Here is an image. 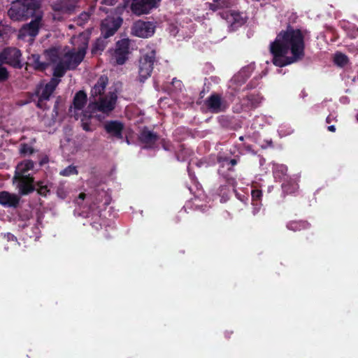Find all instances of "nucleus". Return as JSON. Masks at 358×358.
<instances>
[{
  "label": "nucleus",
  "instance_id": "nucleus-1",
  "mask_svg": "<svg viewBox=\"0 0 358 358\" xmlns=\"http://www.w3.org/2000/svg\"><path fill=\"white\" fill-rule=\"evenodd\" d=\"M273 63L285 66L301 59L304 55L303 36L299 29L288 27L281 31L270 45Z\"/></svg>",
  "mask_w": 358,
  "mask_h": 358
},
{
  "label": "nucleus",
  "instance_id": "nucleus-2",
  "mask_svg": "<svg viewBox=\"0 0 358 358\" xmlns=\"http://www.w3.org/2000/svg\"><path fill=\"white\" fill-rule=\"evenodd\" d=\"M89 35L80 34L71 38V50L66 48H52L45 51V55L53 64L54 77H62L67 69L76 68L84 59L88 46Z\"/></svg>",
  "mask_w": 358,
  "mask_h": 358
},
{
  "label": "nucleus",
  "instance_id": "nucleus-3",
  "mask_svg": "<svg viewBox=\"0 0 358 358\" xmlns=\"http://www.w3.org/2000/svg\"><path fill=\"white\" fill-rule=\"evenodd\" d=\"M34 164L32 161L26 159L19 163L15 169L13 183L16 185L19 192L25 195L34 190V178L31 177Z\"/></svg>",
  "mask_w": 358,
  "mask_h": 358
},
{
  "label": "nucleus",
  "instance_id": "nucleus-4",
  "mask_svg": "<svg viewBox=\"0 0 358 358\" xmlns=\"http://www.w3.org/2000/svg\"><path fill=\"white\" fill-rule=\"evenodd\" d=\"M8 15L14 20H20L40 14L38 3L36 0H16L8 10Z\"/></svg>",
  "mask_w": 358,
  "mask_h": 358
},
{
  "label": "nucleus",
  "instance_id": "nucleus-5",
  "mask_svg": "<svg viewBox=\"0 0 358 358\" xmlns=\"http://www.w3.org/2000/svg\"><path fill=\"white\" fill-rule=\"evenodd\" d=\"M117 99V95L115 91H110L106 94L99 97L96 100L94 99L88 106V109L91 112L98 110L104 113L111 112L115 107Z\"/></svg>",
  "mask_w": 358,
  "mask_h": 358
},
{
  "label": "nucleus",
  "instance_id": "nucleus-6",
  "mask_svg": "<svg viewBox=\"0 0 358 358\" xmlns=\"http://www.w3.org/2000/svg\"><path fill=\"white\" fill-rule=\"evenodd\" d=\"M41 24V14H36L34 20L21 28L18 38L29 42L33 41L34 37L38 34Z\"/></svg>",
  "mask_w": 358,
  "mask_h": 358
},
{
  "label": "nucleus",
  "instance_id": "nucleus-7",
  "mask_svg": "<svg viewBox=\"0 0 358 358\" xmlns=\"http://www.w3.org/2000/svg\"><path fill=\"white\" fill-rule=\"evenodd\" d=\"M155 59V52L150 50L143 55L139 61V77L141 81H144L150 76Z\"/></svg>",
  "mask_w": 358,
  "mask_h": 358
},
{
  "label": "nucleus",
  "instance_id": "nucleus-8",
  "mask_svg": "<svg viewBox=\"0 0 358 358\" xmlns=\"http://www.w3.org/2000/svg\"><path fill=\"white\" fill-rule=\"evenodd\" d=\"M20 58L21 52L15 48H7L0 52V62L15 68L22 67Z\"/></svg>",
  "mask_w": 358,
  "mask_h": 358
},
{
  "label": "nucleus",
  "instance_id": "nucleus-9",
  "mask_svg": "<svg viewBox=\"0 0 358 358\" xmlns=\"http://www.w3.org/2000/svg\"><path fill=\"white\" fill-rule=\"evenodd\" d=\"M155 27L150 22L138 20L134 23L132 34L140 38H148L153 35Z\"/></svg>",
  "mask_w": 358,
  "mask_h": 358
},
{
  "label": "nucleus",
  "instance_id": "nucleus-10",
  "mask_svg": "<svg viewBox=\"0 0 358 358\" xmlns=\"http://www.w3.org/2000/svg\"><path fill=\"white\" fill-rule=\"evenodd\" d=\"M161 0H133L131 6L132 12L141 15L148 13L152 8L157 7Z\"/></svg>",
  "mask_w": 358,
  "mask_h": 358
},
{
  "label": "nucleus",
  "instance_id": "nucleus-11",
  "mask_svg": "<svg viewBox=\"0 0 358 358\" xmlns=\"http://www.w3.org/2000/svg\"><path fill=\"white\" fill-rule=\"evenodd\" d=\"M129 48V41L122 39L117 43L116 49L113 54L112 59L118 65L123 64L127 59Z\"/></svg>",
  "mask_w": 358,
  "mask_h": 358
},
{
  "label": "nucleus",
  "instance_id": "nucleus-12",
  "mask_svg": "<svg viewBox=\"0 0 358 358\" xmlns=\"http://www.w3.org/2000/svg\"><path fill=\"white\" fill-rule=\"evenodd\" d=\"M122 20L120 17H108L104 19L101 25V34L104 38L113 35L120 28Z\"/></svg>",
  "mask_w": 358,
  "mask_h": 358
},
{
  "label": "nucleus",
  "instance_id": "nucleus-13",
  "mask_svg": "<svg viewBox=\"0 0 358 358\" xmlns=\"http://www.w3.org/2000/svg\"><path fill=\"white\" fill-rule=\"evenodd\" d=\"M57 78L58 77H55L52 78L51 80L45 86L41 85L38 87L37 90V94L39 97L38 103V107H41V102L43 100H48L54 92L55 87L59 82V80Z\"/></svg>",
  "mask_w": 358,
  "mask_h": 358
},
{
  "label": "nucleus",
  "instance_id": "nucleus-14",
  "mask_svg": "<svg viewBox=\"0 0 358 358\" xmlns=\"http://www.w3.org/2000/svg\"><path fill=\"white\" fill-rule=\"evenodd\" d=\"M87 103V94L83 91L77 92L73 98V106L70 112L71 115L77 118L79 112L83 110Z\"/></svg>",
  "mask_w": 358,
  "mask_h": 358
},
{
  "label": "nucleus",
  "instance_id": "nucleus-15",
  "mask_svg": "<svg viewBox=\"0 0 358 358\" xmlns=\"http://www.w3.org/2000/svg\"><path fill=\"white\" fill-rule=\"evenodd\" d=\"M124 128V124L117 120L106 122L104 124V129L108 134L117 138H122V131Z\"/></svg>",
  "mask_w": 358,
  "mask_h": 358
},
{
  "label": "nucleus",
  "instance_id": "nucleus-16",
  "mask_svg": "<svg viewBox=\"0 0 358 358\" xmlns=\"http://www.w3.org/2000/svg\"><path fill=\"white\" fill-rule=\"evenodd\" d=\"M20 196L15 194L3 191L0 192V204L6 207L17 206L20 202Z\"/></svg>",
  "mask_w": 358,
  "mask_h": 358
},
{
  "label": "nucleus",
  "instance_id": "nucleus-17",
  "mask_svg": "<svg viewBox=\"0 0 358 358\" xmlns=\"http://www.w3.org/2000/svg\"><path fill=\"white\" fill-rule=\"evenodd\" d=\"M75 6L69 5L66 0H62L61 3H55L53 5V9L55 12L54 18L61 20L63 17H60L59 14L69 15L73 13L75 9Z\"/></svg>",
  "mask_w": 358,
  "mask_h": 358
},
{
  "label": "nucleus",
  "instance_id": "nucleus-18",
  "mask_svg": "<svg viewBox=\"0 0 358 358\" xmlns=\"http://www.w3.org/2000/svg\"><path fill=\"white\" fill-rule=\"evenodd\" d=\"M108 79L106 76H101L97 83L94 85L91 90V96L96 99V96H103V92L108 84Z\"/></svg>",
  "mask_w": 358,
  "mask_h": 358
},
{
  "label": "nucleus",
  "instance_id": "nucleus-19",
  "mask_svg": "<svg viewBox=\"0 0 358 358\" xmlns=\"http://www.w3.org/2000/svg\"><path fill=\"white\" fill-rule=\"evenodd\" d=\"M207 106L208 108L214 113L220 112L224 108L221 98L217 94H213L208 98L207 100Z\"/></svg>",
  "mask_w": 358,
  "mask_h": 358
},
{
  "label": "nucleus",
  "instance_id": "nucleus-20",
  "mask_svg": "<svg viewBox=\"0 0 358 358\" xmlns=\"http://www.w3.org/2000/svg\"><path fill=\"white\" fill-rule=\"evenodd\" d=\"M45 57L46 58L47 62H43L40 60V56L38 55H32L30 57V59L31 62L33 63V65L34 66V68L38 70H43L45 69L48 65H51L53 64L50 62V59H48L46 55H45Z\"/></svg>",
  "mask_w": 358,
  "mask_h": 358
},
{
  "label": "nucleus",
  "instance_id": "nucleus-21",
  "mask_svg": "<svg viewBox=\"0 0 358 358\" xmlns=\"http://www.w3.org/2000/svg\"><path fill=\"white\" fill-rule=\"evenodd\" d=\"M140 139L145 143L152 144L157 140V136L151 131L145 129L141 133Z\"/></svg>",
  "mask_w": 358,
  "mask_h": 358
},
{
  "label": "nucleus",
  "instance_id": "nucleus-22",
  "mask_svg": "<svg viewBox=\"0 0 358 358\" xmlns=\"http://www.w3.org/2000/svg\"><path fill=\"white\" fill-rule=\"evenodd\" d=\"M334 62L340 66L345 65L348 62V58L344 54L336 53L334 58Z\"/></svg>",
  "mask_w": 358,
  "mask_h": 358
},
{
  "label": "nucleus",
  "instance_id": "nucleus-23",
  "mask_svg": "<svg viewBox=\"0 0 358 358\" xmlns=\"http://www.w3.org/2000/svg\"><path fill=\"white\" fill-rule=\"evenodd\" d=\"M59 173L62 176L69 177L70 176L77 175L78 170L76 169V166L71 165L65 168L64 169L62 170Z\"/></svg>",
  "mask_w": 358,
  "mask_h": 358
},
{
  "label": "nucleus",
  "instance_id": "nucleus-24",
  "mask_svg": "<svg viewBox=\"0 0 358 358\" xmlns=\"http://www.w3.org/2000/svg\"><path fill=\"white\" fill-rule=\"evenodd\" d=\"M90 13L87 12L82 13L77 19V24L80 26H83L90 19Z\"/></svg>",
  "mask_w": 358,
  "mask_h": 358
},
{
  "label": "nucleus",
  "instance_id": "nucleus-25",
  "mask_svg": "<svg viewBox=\"0 0 358 358\" xmlns=\"http://www.w3.org/2000/svg\"><path fill=\"white\" fill-rule=\"evenodd\" d=\"M82 127L86 131H90L93 130V128L91 127V124L89 121V119L84 115L81 119Z\"/></svg>",
  "mask_w": 358,
  "mask_h": 358
},
{
  "label": "nucleus",
  "instance_id": "nucleus-26",
  "mask_svg": "<svg viewBox=\"0 0 358 358\" xmlns=\"http://www.w3.org/2000/svg\"><path fill=\"white\" fill-rule=\"evenodd\" d=\"M37 192L38 194L43 196H46L47 193L49 192L46 185H43L42 182L37 183Z\"/></svg>",
  "mask_w": 358,
  "mask_h": 358
},
{
  "label": "nucleus",
  "instance_id": "nucleus-27",
  "mask_svg": "<svg viewBox=\"0 0 358 358\" xmlns=\"http://www.w3.org/2000/svg\"><path fill=\"white\" fill-rule=\"evenodd\" d=\"M20 152L24 155H31L34 152V150L31 146L24 144L21 146Z\"/></svg>",
  "mask_w": 358,
  "mask_h": 358
},
{
  "label": "nucleus",
  "instance_id": "nucleus-28",
  "mask_svg": "<svg viewBox=\"0 0 358 358\" xmlns=\"http://www.w3.org/2000/svg\"><path fill=\"white\" fill-rule=\"evenodd\" d=\"M8 77L7 69L0 64V81L6 80Z\"/></svg>",
  "mask_w": 358,
  "mask_h": 358
},
{
  "label": "nucleus",
  "instance_id": "nucleus-29",
  "mask_svg": "<svg viewBox=\"0 0 358 358\" xmlns=\"http://www.w3.org/2000/svg\"><path fill=\"white\" fill-rule=\"evenodd\" d=\"M252 196L254 199H259L262 196V191L259 189L252 190Z\"/></svg>",
  "mask_w": 358,
  "mask_h": 358
},
{
  "label": "nucleus",
  "instance_id": "nucleus-30",
  "mask_svg": "<svg viewBox=\"0 0 358 358\" xmlns=\"http://www.w3.org/2000/svg\"><path fill=\"white\" fill-rule=\"evenodd\" d=\"M103 45H102L99 46V43H96L95 46L94 47L93 52H95L98 50H103Z\"/></svg>",
  "mask_w": 358,
  "mask_h": 358
},
{
  "label": "nucleus",
  "instance_id": "nucleus-31",
  "mask_svg": "<svg viewBox=\"0 0 358 358\" xmlns=\"http://www.w3.org/2000/svg\"><path fill=\"white\" fill-rule=\"evenodd\" d=\"M103 1L108 5H113L116 3L117 0H103Z\"/></svg>",
  "mask_w": 358,
  "mask_h": 358
},
{
  "label": "nucleus",
  "instance_id": "nucleus-32",
  "mask_svg": "<svg viewBox=\"0 0 358 358\" xmlns=\"http://www.w3.org/2000/svg\"><path fill=\"white\" fill-rule=\"evenodd\" d=\"M328 130L331 132H334L336 131L335 126L331 125V126L328 127Z\"/></svg>",
  "mask_w": 358,
  "mask_h": 358
},
{
  "label": "nucleus",
  "instance_id": "nucleus-33",
  "mask_svg": "<svg viewBox=\"0 0 358 358\" xmlns=\"http://www.w3.org/2000/svg\"><path fill=\"white\" fill-rule=\"evenodd\" d=\"M85 193H80L78 196V198L81 200H84L85 198Z\"/></svg>",
  "mask_w": 358,
  "mask_h": 358
},
{
  "label": "nucleus",
  "instance_id": "nucleus-34",
  "mask_svg": "<svg viewBox=\"0 0 358 358\" xmlns=\"http://www.w3.org/2000/svg\"><path fill=\"white\" fill-rule=\"evenodd\" d=\"M230 164H231V165H233V166H234V165H235V164H236V159H231V160H230Z\"/></svg>",
  "mask_w": 358,
  "mask_h": 358
},
{
  "label": "nucleus",
  "instance_id": "nucleus-35",
  "mask_svg": "<svg viewBox=\"0 0 358 358\" xmlns=\"http://www.w3.org/2000/svg\"><path fill=\"white\" fill-rule=\"evenodd\" d=\"M327 122V123H329L330 122V117H327V120H326Z\"/></svg>",
  "mask_w": 358,
  "mask_h": 358
},
{
  "label": "nucleus",
  "instance_id": "nucleus-36",
  "mask_svg": "<svg viewBox=\"0 0 358 358\" xmlns=\"http://www.w3.org/2000/svg\"><path fill=\"white\" fill-rule=\"evenodd\" d=\"M69 28L70 29L73 28V25H69Z\"/></svg>",
  "mask_w": 358,
  "mask_h": 358
},
{
  "label": "nucleus",
  "instance_id": "nucleus-37",
  "mask_svg": "<svg viewBox=\"0 0 358 358\" xmlns=\"http://www.w3.org/2000/svg\"><path fill=\"white\" fill-rule=\"evenodd\" d=\"M357 120H358V116H357Z\"/></svg>",
  "mask_w": 358,
  "mask_h": 358
}]
</instances>
